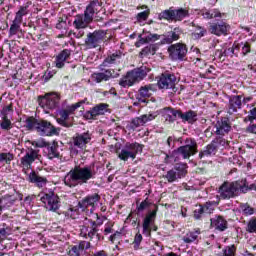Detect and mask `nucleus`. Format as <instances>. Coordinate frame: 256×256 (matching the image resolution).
<instances>
[{
  "mask_svg": "<svg viewBox=\"0 0 256 256\" xmlns=\"http://www.w3.org/2000/svg\"><path fill=\"white\" fill-rule=\"evenodd\" d=\"M97 177V168L95 164L90 165H76L70 169V171L64 176V184L66 187L73 189L78 187V185H86Z\"/></svg>",
  "mask_w": 256,
  "mask_h": 256,
  "instance_id": "nucleus-1",
  "label": "nucleus"
},
{
  "mask_svg": "<svg viewBox=\"0 0 256 256\" xmlns=\"http://www.w3.org/2000/svg\"><path fill=\"white\" fill-rule=\"evenodd\" d=\"M175 141L182 145L173 152V155L176 157V159L177 157H182V159H189V157H192V155L197 153V141H195V139L185 137L176 139L174 136H170L167 139V145L170 147V149L175 147Z\"/></svg>",
  "mask_w": 256,
  "mask_h": 256,
  "instance_id": "nucleus-2",
  "label": "nucleus"
},
{
  "mask_svg": "<svg viewBox=\"0 0 256 256\" xmlns=\"http://www.w3.org/2000/svg\"><path fill=\"white\" fill-rule=\"evenodd\" d=\"M249 191V182L247 179L237 180L234 182H224L219 188L221 199H232L241 193Z\"/></svg>",
  "mask_w": 256,
  "mask_h": 256,
  "instance_id": "nucleus-3",
  "label": "nucleus"
},
{
  "mask_svg": "<svg viewBox=\"0 0 256 256\" xmlns=\"http://www.w3.org/2000/svg\"><path fill=\"white\" fill-rule=\"evenodd\" d=\"M151 71L147 66H141L138 68H134L126 73L125 76L120 78L119 85L124 89H129V87H133V85H137V83H141L147 74Z\"/></svg>",
  "mask_w": 256,
  "mask_h": 256,
  "instance_id": "nucleus-4",
  "label": "nucleus"
},
{
  "mask_svg": "<svg viewBox=\"0 0 256 256\" xmlns=\"http://www.w3.org/2000/svg\"><path fill=\"white\" fill-rule=\"evenodd\" d=\"M103 225V222H96L89 218H84L80 223V237L83 239H88V241H103V237L99 233V227Z\"/></svg>",
  "mask_w": 256,
  "mask_h": 256,
  "instance_id": "nucleus-5",
  "label": "nucleus"
},
{
  "mask_svg": "<svg viewBox=\"0 0 256 256\" xmlns=\"http://www.w3.org/2000/svg\"><path fill=\"white\" fill-rule=\"evenodd\" d=\"M86 101L87 98L72 105H69L67 104V101H64L61 105V108L57 111L60 117L57 118V123L62 127H66L67 129H69V127H73V122L69 121V115H73L75 111H77L81 105H84Z\"/></svg>",
  "mask_w": 256,
  "mask_h": 256,
  "instance_id": "nucleus-6",
  "label": "nucleus"
},
{
  "mask_svg": "<svg viewBox=\"0 0 256 256\" xmlns=\"http://www.w3.org/2000/svg\"><path fill=\"white\" fill-rule=\"evenodd\" d=\"M61 97L57 93H47L45 96H39L38 102L42 107L44 113H51L54 109L59 107Z\"/></svg>",
  "mask_w": 256,
  "mask_h": 256,
  "instance_id": "nucleus-7",
  "label": "nucleus"
},
{
  "mask_svg": "<svg viewBox=\"0 0 256 256\" xmlns=\"http://www.w3.org/2000/svg\"><path fill=\"white\" fill-rule=\"evenodd\" d=\"M38 197L40 201L45 204V207L48 209V211L55 212L59 210V207H61V200L59 199V196L53 192V190H46L41 192Z\"/></svg>",
  "mask_w": 256,
  "mask_h": 256,
  "instance_id": "nucleus-8",
  "label": "nucleus"
},
{
  "mask_svg": "<svg viewBox=\"0 0 256 256\" xmlns=\"http://www.w3.org/2000/svg\"><path fill=\"white\" fill-rule=\"evenodd\" d=\"M185 17H189V10L180 8V9H173L169 8L167 10H163L158 14L159 21H183Z\"/></svg>",
  "mask_w": 256,
  "mask_h": 256,
  "instance_id": "nucleus-9",
  "label": "nucleus"
},
{
  "mask_svg": "<svg viewBox=\"0 0 256 256\" xmlns=\"http://www.w3.org/2000/svg\"><path fill=\"white\" fill-rule=\"evenodd\" d=\"M143 152V145L137 142H127L121 149L118 157L121 161H129V159H135L138 153Z\"/></svg>",
  "mask_w": 256,
  "mask_h": 256,
  "instance_id": "nucleus-10",
  "label": "nucleus"
},
{
  "mask_svg": "<svg viewBox=\"0 0 256 256\" xmlns=\"http://www.w3.org/2000/svg\"><path fill=\"white\" fill-rule=\"evenodd\" d=\"M155 91H157L156 84H147L145 86H141L136 94V101L138 102H134V106L137 107V105H141V103L144 105L149 103V99L152 97Z\"/></svg>",
  "mask_w": 256,
  "mask_h": 256,
  "instance_id": "nucleus-11",
  "label": "nucleus"
},
{
  "mask_svg": "<svg viewBox=\"0 0 256 256\" xmlns=\"http://www.w3.org/2000/svg\"><path fill=\"white\" fill-rule=\"evenodd\" d=\"M106 35L107 32L104 30H95L94 32H89L85 39L86 47L88 49H97V47H99L105 40Z\"/></svg>",
  "mask_w": 256,
  "mask_h": 256,
  "instance_id": "nucleus-12",
  "label": "nucleus"
},
{
  "mask_svg": "<svg viewBox=\"0 0 256 256\" xmlns=\"http://www.w3.org/2000/svg\"><path fill=\"white\" fill-rule=\"evenodd\" d=\"M226 140L223 137H216L210 144H208L203 151L199 153V159H207L213 157L219 150V145L225 146Z\"/></svg>",
  "mask_w": 256,
  "mask_h": 256,
  "instance_id": "nucleus-13",
  "label": "nucleus"
},
{
  "mask_svg": "<svg viewBox=\"0 0 256 256\" xmlns=\"http://www.w3.org/2000/svg\"><path fill=\"white\" fill-rule=\"evenodd\" d=\"M157 211H159V206L153 204L152 208L147 212L143 219V235H146V237H151V225H153L155 219H157Z\"/></svg>",
  "mask_w": 256,
  "mask_h": 256,
  "instance_id": "nucleus-14",
  "label": "nucleus"
},
{
  "mask_svg": "<svg viewBox=\"0 0 256 256\" xmlns=\"http://www.w3.org/2000/svg\"><path fill=\"white\" fill-rule=\"evenodd\" d=\"M169 58L172 61H185L187 45L183 43L172 44L168 47Z\"/></svg>",
  "mask_w": 256,
  "mask_h": 256,
  "instance_id": "nucleus-15",
  "label": "nucleus"
},
{
  "mask_svg": "<svg viewBox=\"0 0 256 256\" xmlns=\"http://www.w3.org/2000/svg\"><path fill=\"white\" fill-rule=\"evenodd\" d=\"M216 205L217 202L215 201H208L202 205H199L198 208L194 210V219H196L197 221L205 219L207 215H211V213L215 211Z\"/></svg>",
  "mask_w": 256,
  "mask_h": 256,
  "instance_id": "nucleus-16",
  "label": "nucleus"
},
{
  "mask_svg": "<svg viewBox=\"0 0 256 256\" xmlns=\"http://www.w3.org/2000/svg\"><path fill=\"white\" fill-rule=\"evenodd\" d=\"M187 175V164H176L175 167L167 172L165 178L168 183H173Z\"/></svg>",
  "mask_w": 256,
  "mask_h": 256,
  "instance_id": "nucleus-17",
  "label": "nucleus"
},
{
  "mask_svg": "<svg viewBox=\"0 0 256 256\" xmlns=\"http://www.w3.org/2000/svg\"><path fill=\"white\" fill-rule=\"evenodd\" d=\"M177 76L171 72L162 73L158 79L157 86L159 89H175Z\"/></svg>",
  "mask_w": 256,
  "mask_h": 256,
  "instance_id": "nucleus-18",
  "label": "nucleus"
},
{
  "mask_svg": "<svg viewBox=\"0 0 256 256\" xmlns=\"http://www.w3.org/2000/svg\"><path fill=\"white\" fill-rule=\"evenodd\" d=\"M106 66L100 65V71L96 72L92 75V79L96 83H102V81H109V79H117L119 77V73L115 72L113 69H105Z\"/></svg>",
  "mask_w": 256,
  "mask_h": 256,
  "instance_id": "nucleus-19",
  "label": "nucleus"
},
{
  "mask_svg": "<svg viewBox=\"0 0 256 256\" xmlns=\"http://www.w3.org/2000/svg\"><path fill=\"white\" fill-rule=\"evenodd\" d=\"M229 29H231V26L224 20H218L209 26V32L217 37H221V35H228Z\"/></svg>",
  "mask_w": 256,
  "mask_h": 256,
  "instance_id": "nucleus-20",
  "label": "nucleus"
},
{
  "mask_svg": "<svg viewBox=\"0 0 256 256\" xmlns=\"http://www.w3.org/2000/svg\"><path fill=\"white\" fill-rule=\"evenodd\" d=\"M59 131L60 129L53 126L51 122L47 120H41L37 133L42 136L53 137V135H59Z\"/></svg>",
  "mask_w": 256,
  "mask_h": 256,
  "instance_id": "nucleus-21",
  "label": "nucleus"
},
{
  "mask_svg": "<svg viewBox=\"0 0 256 256\" xmlns=\"http://www.w3.org/2000/svg\"><path fill=\"white\" fill-rule=\"evenodd\" d=\"M99 201H101V196L99 194H89L78 202V207H80V209H87V207H91V211H93L97 205H99Z\"/></svg>",
  "mask_w": 256,
  "mask_h": 256,
  "instance_id": "nucleus-22",
  "label": "nucleus"
},
{
  "mask_svg": "<svg viewBox=\"0 0 256 256\" xmlns=\"http://www.w3.org/2000/svg\"><path fill=\"white\" fill-rule=\"evenodd\" d=\"M88 249H91V242L81 240L79 243L70 247L68 256H85Z\"/></svg>",
  "mask_w": 256,
  "mask_h": 256,
  "instance_id": "nucleus-23",
  "label": "nucleus"
},
{
  "mask_svg": "<svg viewBox=\"0 0 256 256\" xmlns=\"http://www.w3.org/2000/svg\"><path fill=\"white\" fill-rule=\"evenodd\" d=\"M105 113H109V105L105 103H100L94 106L89 111L85 112L84 117L88 120H95L100 115H105Z\"/></svg>",
  "mask_w": 256,
  "mask_h": 256,
  "instance_id": "nucleus-24",
  "label": "nucleus"
},
{
  "mask_svg": "<svg viewBox=\"0 0 256 256\" xmlns=\"http://www.w3.org/2000/svg\"><path fill=\"white\" fill-rule=\"evenodd\" d=\"M243 96L241 95H233L230 96L228 104H227V113L229 115H235L239 111V109H243Z\"/></svg>",
  "mask_w": 256,
  "mask_h": 256,
  "instance_id": "nucleus-25",
  "label": "nucleus"
},
{
  "mask_svg": "<svg viewBox=\"0 0 256 256\" xmlns=\"http://www.w3.org/2000/svg\"><path fill=\"white\" fill-rule=\"evenodd\" d=\"M215 127L216 135H219L218 137H225V135L231 132V121L229 118L223 117L216 122Z\"/></svg>",
  "mask_w": 256,
  "mask_h": 256,
  "instance_id": "nucleus-26",
  "label": "nucleus"
},
{
  "mask_svg": "<svg viewBox=\"0 0 256 256\" xmlns=\"http://www.w3.org/2000/svg\"><path fill=\"white\" fill-rule=\"evenodd\" d=\"M99 7H101L99 0H91L84 11L86 19H89L92 22L95 15L99 13Z\"/></svg>",
  "mask_w": 256,
  "mask_h": 256,
  "instance_id": "nucleus-27",
  "label": "nucleus"
},
{
  "mask_svg": "<svg viewBox=\"0 0 256 256\" xmlns=\"http://www.w3.org/2000/svg\"><path fill=\"white\" fill-rule=\"evenodd\" d=\"M163 117L165 121H168V123H175L177 119H181V110L171 108V107H166L163 109Z\"/></svg>",
  "mask_w": 256,
  "mask_h": 256,
  "instance_id": "nucleus-28",
  "label": "nucleus"
},
{
  "mask_svg": "<svg viewBox=\"0 0 256 256\" xmlns=\"http://www.w3.org/2000/svg\"><path fill=\"white\" fill-rule=\"evenodd\" d=\"M36 159H39V151L31 148L26 151V154L21 158V164L24 167H31V165L35 163Z\"/></svg>",
  "mask_w": 256,
  "mask_h": 256,
  "instance_id": "nucleus-29",
  "label": "nucleus"
},
{
  "mask_svg": "<svg viewBox=\"0 0 256 256\" xmlns=\"http://www.w3.org/2000/svg\"><path fill=\"white\" fill-rule=\"evenodd\" d=\"M181 35H183V29L176 27L172 31L164 35L162 43H167L168 45H171V43H173L174 41H179V39H181Z\"/></svg>",
  "mask_w": 256,
  "mask_h": 256,
  "instance_id": "nucleus-30",
  "label": "nucleus"
},
{
  "mask_svg": "<svg viewBox=\"0 0 256 256\" xmlns=\"http://www.w3.org/2000/svg\"><path fill=\"white\" fill-rule=\"evenodd\" d=\"M121 57H123V52L117 50L104 59L101 67H111V65H117V63H121Z\"/></svg>",
  "mask_w": 256,
  "mask_h": 256,
  "instance_id": "nucleus-31",
  "label": "nucleus"
},
{
  "mask_svg": "<svg viewBox=\"0 0 256 256\" xmlns=\"http://www.w3.org/2000/svg\"><path fill=\"white\" fill-rule=\"evenodd\" d=\"M28 181L30 183H34V185H36V187H45V185H47V178L43 177L41 175H39V173L32 171L29 175H28Z\"/></svg>",
  "mask_w": 256,
  "mask_h": 256,
  "instance_id": "nucleus-32",
  "label": "nucleus"
},
{
  "mask_svg": "<svg viewBox=\"0 0 256 256\" xmlns=\"http://www.w3.org/2000/svg\"><path fill=\"white\" fill-rule=\"evenodd\" d=\"M211 227L216 229L217 231H225L228 227L227 220L223 218V216H215L214 218L210 219Z\"/></svg>",
  "mask_w": 256,
  "mask_h": 256,
  "instance_id": "nucleus-33",
  "label": "nucleus"
},
{
  "mask_svg": "<svg viewBox=\"0 0 256 256\" xmlns=\"http://www.w3.org/2000/svg\"><path fill=\"white\" fill-rule=\"evenodd\" d=\"M91 141V134L88 132L77 134L76 137H74V145L75 147H78L79 149H83Z\"/></svg>",
  "mask_w": 256,
  "mask_h": 256,
  "instance_id": "nucleus-34",
  "label": "nucleus"
},
{
  "mask_svg": "<svg viewBox=\"0 0 256 256\" xmlns=\"http://www.w3.org/2000/svg\"><path fill=\"white\" fill-rule=\"evenodd\" d=\"M190 25L195 28L194 32H192V37L195 40L203 39L208 33L207 28L205 26H201L195 22H191Z\"/></svg>",
  "mask_w": 256,
  "mask_h": 256,
  "instance_id": "nucleus-35",
  "label": "nucleus"
},
{
  "mask_svg": "<svg viewBox=\"0 0 256 256\" xmlns=\"http://www.w3.org/2000/svg\"><path fill=\"white\" fill-rule=\"evenodd\" d=\"M89 23H91V21L85 14H78L75 16L73 25L76 29H85Z\"/></svg>",
  "mask_w": 256,
  "mask_h": 256,
  "instance_id": "nucleus-36",
  "label": "nucleus"
},
{
  "mask_svg": "<svg viewBox=\"0 0 256 256\" xmlns=\"http://www.w3.org/2000/svg\"><path fill=\"white\" fill-rule=\"evenodd\" d=\"M71 57V50L64 49L62 52L58 54L56 57V67L58 69H63L65 67V61Z\"/></svg>",
  "mask_w": 256,
  "mask_h": 256,
  "instance_id": "nucleus-37",
  "label": "nucleus"
},
{
  "mask_svg": "<svg viewBox=\"0 0 256 256\" xmlns=\"http://www.w3.org/2000/svg\"><path fill=\"white\" fill-rule=\"evenodd\" d=\"M180 119L182 123H189L193 125L197 121V113L193 110H189L186 112L181 111Z\"/></svg>",
  "mask_w": 256,
  "mask_h": 256,
  "instance_id": "nucleus-38",
  "label": "nucleus"
},
{
  "mask_svg": "<svg viewBox=\"0 0 256 256\" xmlns=\"http://www.w3.org/2000/svg\"><path fill=\"white\" fill-rule=\"evenodd\" d=\"M46 153L48 159H59V145L57 143L48 144L46 147Z\"/></svg>",
  "mask_w": 256,
  "mask_h": 256,
  "instance_id": "nucleus-39",
  "label": "nucleus"
},
{
  "mask_svg": "<svg viewBox=\"0 0 256 256\" xmlns=\"http://www.w3.org/2000/svg\"><path fill=\"white\" fill-rule=\"evenodd\" d=\"M15 159V154L11 152L0 153V169L6 165H11V161Z\"/></svg>",
  "mask_w": 256,
  "mask_h": 256,
  "instance_id": "nucleus-40",
  "label": "nucleus"
},
{
  "mask_svg": "<svg viewBox=\"0 0 256 256\" xmlns=\"http://www.w3.org/2000/svg\"><path fill=\"white\" fill-rule=\"evenodd\" d=\"M40 123L41 121L37 120L36 118L28 117L25 121V127L28 131H38Z\"/></svg>",
  "mask_w": 256,
  "mask_h": 256,
  "instance_id": "nucleus-41",
  "label": "nucleus"
},
{
  "mask_svg": "<svg viewBox=\"0 0 256 256\" xmlns=\"http://www.w3.org/2000/svg\"><path fill=\"white\" fill-rule=\"evenodd\" d=\"M28 13L29 10H27V7H20L18 12H16L15 18L12 23H17L18 25H21V23H23V17H25V15H27Z\"/></svg>",
  "mask_w": 256,
  "mask_h": 256,
  "instance_id": "nucleus-42",
  "label": "nucleus"
},
{
  "mask_svg": "<svg viewBox=\"0 0 256 256\" xmlns=\"http://www.w3.org/2000/svg\"><path fill=\"white\" fill-rule=\"evenodd\" d=\"M198 15H202L204 19H215L221 17V12L218 10H201Z\"/></svg>",
  "mask_w": 256,
  "mask_h": 256,
  "instance_id": "nucleus-43",
  "label": "nucleus"
},
{
  "mask_svg": "<svg viewBox=\"0 0 256 256\" xmlns=\"http://www.w3.org/2000/svg\"><path fill=\"white\" fill-rule=\"evenodd\" d=\"M159 39H161L159 34L147 33L144 38H140L139 42L143 45L144 43H155Z\"/></svg>",
  "mask_w": 256,
  "mask_h": 256,
  "instance_id": "nucleus-44",
  "label": "nucleus"
},
{
  "mask_svg": "<svg viewBox=\"0 0 256 256\" xmlns=\"http://www.w3.org/2000/svg\"><path fill=\"white\" fill-rule=\"evenodd\" d=\"M159 47L156 46V44H150L143 48L140 52L141 56L147 57V55H155Z\"/></svg>",
  "mask_w": 256,
  "mask_h": 256,
  "instance_id": "nucleus-45",
  "label": "nucleus"
},
{
  "mask_svg": "<svg viewBox=\"0 0 256 256\" xmlns=\"http://www.w3.org/2000/svg\"><path fill=\"white\" fill-rule=\"evenodd\" d=\"M237 255V247L235 245L225 246L218 256H235Z\"/></svg>",
  "mask_w": 256,
  "mask_h": 256,
  "instance_id": "nucleus-46",
  "label": "nucleus"
},
{
  "mask_svg": "<svg viewBox=\"0 0 256 256\" xmlns=\"http://www.w3.org/2000/svg\"><path fill=\"white\" fill-rule=\"evenodd\" d=\"M240 210L242 212V215H245V217H249V215L255 214V208L251 207L248 203H242L240 204Z\"/></svg>",
  "mask_w": 256,
  "mask_h": 256,
  "instance_id": "nucleus-47",
  "label": "nucleus"
},
{
  "mask_svg": "<svg viewBox=\"0 0 256 256\" xmlns=\"http://www.w3.org/2000/svg\"><path fill=\"white\" fill-rule=\"evenodd\" d=\"M21 31H23L21 29V24L12 22V24L10 25L9 33H8L9 39H11V37H15V35H19V33H21Z\"/></svg>",
  "mask_w": 256,
  "mask_h": 256,
  "instance_id": "nucleus-48",
  "label": "nucleus"
},
{
  "mask_svg": "<svg viewBox=\"0 0 256 256\" xmlns=\"http://www.w3.org/2000/svg\"><path fill=\"white\" fill-rule=\"evenodd\" d=\"M63 215L67 217V219H77V217H79V208L70 207L68 210L63 212Z\"/></svg>",
  "mask_w": 256,
  "mask_h": 256,
  "instance_id": "nucleus-49",
  "label": "nucleus"
},
{
  "mask_svg": "<svg viewBox=\"0 0 256 256\" xmlns=\"http://www.w3.org/2000/svg\"><path fill=\"white\" fill-rule=\"evenodd\" d=\"M200 234V231L188 232L183 236V241L184 243H193V241H197V237H199Z\"/></svg>",
  "mask_w": 256,
  "mask_h": 256,
  "instance_id": "nucleus-50",
  "label": "nucleus"
},
{
  "mask_svg": "<svg viewBox=\"0 0 256 256\" xmlns=\"http://www.w3.org/2000/svg\"><path fill=\"white\" fill-rule=\"evenodd\" d=\"M159 115L157 112H153L150 114H144L140 116V120L142 121V125H145V123H149V121H153Z\"/></svg>",
  "mask_w": 256,
  "mask_h": 256,
  "instance_id": "nucleus-51",
  "label": "nucleus"
},
{
  "mask_svg": "<svg viewBox=\"0 0 256 256\" xmlns=\"http://www.w3.org/2000/svg\"><path fill=\"white\" fill-rule=\"evenodd\" d=\"M247 233H256V217L251 218L246 226Z\"/></svg>",
  "mask_w": 256,
  "mask_h": 256,
  "instance_id": "nucleus-52",
  "label": "nucleus"
},
{
  "mask_svg": "<svg viewBox=\"0 0 256 256\" xmlns=\"http://www.w3.org/2000/svg\"><path fill=\"white\" fill-rule=\"evenodd\" d=\"M149 205H151V203H149V201L147 200H144L139 205H137V208H136L137 215H141V213H143L145 209H149Z\"/></svg>",
  "mask_w": 256,
  "mask_h": 256,
  "instance_id": "nucleus-53",
  "label": "nucleus"
},
{
  "mask_svg": "<svg viewBox=\"0 0 256 256\" xmlns=\"http://www.w3.org/2000/svg\"><path fill=\"white\" fill-rule=\"evenodd\" d=\"M141 241H143V235H141V233H137L134 237V241L132 243L133 248L135 249V251H137L139 249V247H141Z\"/></svg>",
  "mask_w": 256,
  "mask_h": 256,
  "instance_id": "nucleus-54",
  "label": "nucleus"
},
{
  "mask_svg": "<svg viewBox=\"0 0 256 256\" xmlns=\"http://www.w3.org/2000/svg\"><path fill=\"white\" fill-rule=\"evenodd\" d=\"M240 45L241 55L245 56L248 53H251V45L249 42H241Z\"/></svg>",
  "mask_w": 256,
  "mask_h": 256,
  "instance_id": "nucleus-55",
  "label": "nucleus"
},
{
  "mask_svg": "<svg viewBox=\"0 0 256 256\" xmlns=\"http://www.w3.org/2000/svg\"><path fill=\"white\" fill-rule=\"evenodd\" d=\"M256 120V107L250 109L248 111V115L244 118V121L247 123V121H250V123H253Z\"/></svg>",
  "mask_w": 256,
  "mask_h": 256,
  "instance_id": "nucleus-56",
  "label": "nucleus"
},
{
  "mask_svg": "<svg viewBox=\"0 0 256 256\" xmlns=\"http://www.w3.org/2000/svg\"><path fill=\"white\" fill-rule=\"evenodd\" d=\"M0 126H1V129L9 131V129H11V120H9L7 116H3Z\"/></svg>",
  "mask_w": 256,
  "mask_h": 256,
  "instance_id": "nucleus-57",
  "label": "nucleus"
},
{
  "mask_svg": "<svg viewBox=\"0 0 256 256\" xmlns=\"http://www.w3.org/2000/svg\"><path fill=\"white\" fill-rule=\"evenodd\" d=\"M143 126V122L141 121V117L134 118L130 123V128L133 130L137 129V127Z\"/></svg>",
  "mask_w": 256,
  "mask_h": 256,
  "instance_id": "nucleus-58",
  "label": "nucleus"
},
{
  "mask_svg": "<svg viewBox=\"0 0 256 256\" xmlns=\"http://www.w3.org/2000/svg\"><path fill=\"white\" fill-rule=\"evenodd\" d=\"M33 147H37L40 149H43V147H45V149H47L49 143L46 142L45 140H38V141H34L32 142Z\"/></svg>",
  "mask_w": 256,
  "mask_h": 256,
  "instance_id": "nucleus-59",
  "label": "nucleus"
},
{
  "mask_svg": "<svg viewBox=\"0 0 256 256\" xmlns=\"http://www.w3.org/2000/svg\"><path fill=\"white\" fill-rule=\"evenodd\" d=\"M9 231V228L0 229V241H5V239H7V236L10 234Z\"/></svg>",
  "mask_w": 256,
  "mask_h": 256,
  "instance_id": "nucleus-60",
  "label": "nucleus"
},
{
  "mask_svg": "<svg viewBox=\"0 0 256 256\" xmlns=\"http://www.w3.org/2000/svg\"><path fill=\"white\" fill-rule=\"evenodd\" d=\"M149 18V11H143L137 14V19L139 21H147Z\"/></svg>",
  "mask_w": 256,
  "mask_h": 256,
  "instance_id": "nucleus-61",
  "label": "nucleus"
},
{
  "mask_svg": "<svg viewBox=\"0 0 256 256\" xmlns=\"http://www.w3.org/2000/svg\"><path fill=\"white\" fill-rule=\"evenodd\" d=\"M11 111H13V106H12V105L5 106V107L2 109V115H3V117H7V115H9V113H11Z\"/></svg>",
  "mask_w": 256,
  "mask_h": 256,
  "instance_id": "nucleus-62",
  "label": "nucleus"
},
{
  "mask_svg": "<svg viewBox=\"0 0 256 256\" xmlns=\"http://www.w3.org/2000/svg\"><path fill=\"white\" fill-rule=\"evenodd\" d=\"M246 133H254V135H256V124H250L246 128Z\"/></svg>",
  "mask_w": 256,
  "mask_h": 256,
  "instance_id": "nucleus-63",
  "label": "nucleus"
},
{
  "mask_svg": "<svg viewBox=\"0 0 256 256\" xmlns=\"http://www.w3.org/2000/svg\"><path fill=\"white\" fill-rule=\"evenodd\" d=\"M90 256H107V252H105L104 250H100L90 254Z\"/></svg>",
  "mask_w": 256,
  "mask_h": 256,
  "instance_id": "nucleus-64",
  "label": "nucleus"
}]
</instances>
